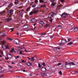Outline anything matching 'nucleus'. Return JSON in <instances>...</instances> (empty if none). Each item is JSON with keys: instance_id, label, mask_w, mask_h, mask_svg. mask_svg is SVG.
I'll list each match as a JSON object with an SVG mask.
<instances>
[{"instance_id": "f257e3e1", "label": "nucleus", "mask_w": 78, "mask_h": 78, "mask_svg": "<svg viewBox=\"0 0 78 78\" xmlns=\"http://www.w3.org/2000/svg\"><path fill=\"white\" fill-rule=\"evenodd\" d=\"M78 30V28L77 27L73 28L72 29H70V30H67L66 32H72V31H74V32H76Z\"/></svg>"}, {"instance_id": "f03ea898", "label": "nucleus", "mask_w": 78, "mask_h": 78, "mask_svg": "<svg viewBox=\"0 0 78 78\" xmlns=\"http://www.w3.org/2000/svg\"><path fill=\"white\" fill-rule=\"evenodd\" d=\"M67 41L64 40H62V43H59V45L60 46H63V44H66L67 43Z\"/></svg>"}, {"instance_id": "7ed1b4c3", "label": "nucleus", "mask_w": 78, "mask_h": 78, "mask_svg": "<svg viewBox=\"0 0 78 78\" xmlns=\"http://www.w3.org/2000/svg\"><path fill=\"white\" fill-rule=\"evenodd\" d=\"M69 15V14L66 13H63L62 14L61 17H62L63 18H66V17H67Z\"/></svg>"}, {"instance_id": "20e7f679", "label": "nucleus", "mask_w": 78, "mask_h": 78, "mask_svg": "<svg viewBox=\"0 0 78 78\" xmlns=\"http://www.w3.org/2000/svg\"><path fill=\"white\" fill-rule=\"evenodd\" d=\"M14 12V10L13 9L10 10H9L7 12V13L8 14H10V15H12L13 14V12Z\"/></svg>"}, {"instance_id": "39448f33", "label": "nucleus", "mask_w": 78, "mask_h": 78, "mask_svg": "<svg viewBox=\"0 0 78 78\" xmlns=\"http://www.w3.org/2000/svg\"><path fill=\"white\" fill-rule=\"evenodd\" d=\"M54 14H55V13H50L49 15L48 18H52V17H54Z\"/></svg>"}, {"instance_id": "423d86ee", "label": "nucleus", "mask_w": 78, "mask_h": 78, "mask_svg": "<svg viewBox=\"0 0 78 78\" xmlns=\"http://www.w3.org/2000/svg\"><path fill=\"white\" fill-rule=\"evenodd\" d=\"M54 51L56 52H58L60 51V48H55L54 49Z\"/></svg>"}, {"instance_id": "0eeeda50", "label": "nucleus", "mask_w": 78, "mask_h": 78, "mask_svg": "<svg viewBox=\"0 0 78 78\" xmlns=\"http://www.w3.org/2000/svg\"><path fill=\"white\" fill-rule=\"evenodd\" d=\"M37 22V20L34 18L30 20V22H31V23H34V22Z\"/></svg>"}, {"instance_id": "6e6552de", "label": "nucleus", "mask_w": 78, "mask_h": 78, "mask_svg": "<svg viewBox=\"0 0 78 78\" xmlns=\"http://www.w3.org/2000/svg\"><path fill=\"white\" fill-rule=\"evenodd\" d=\"M19 39H15L14 41V43L15 44H18L19 43Z\"/></svg>"}, {"instance_id": "1a4fd4ad", "label": "nucleus", "mask_w": 78, "mask_h": 78, "mask_svg": "<svg viewBox=\"0 0 78 78\" xmlns=\"http://www.w3.org/2000/svg\"><path fill=\"white\" fill-rule=\"evenodd\" d=\"M7 56L9 59H11L12 58V55L11 54H8L7 55Z\"/></svg>"}, {"instance_id": "9d476101", "label": "nucleus", "mask_w": 78, "mask_h": 78, "mask_svg": "<svg viewBox=\"0 0 78 78\" xmlns=\"http://www.w3.org/2000/svg\"><path fill=\"white\" fill-rule=\"evenodd\" d=\"M41 69L42 72H45L47 70L43 66L41 68Z\"/></svg>"}, {"instance_id": "9b49d317", "label": "nucleus", "mask_w": 78, "mask_h": 78, "mask_svg": "<svg viewBox=\"0 0 78 78\" xmlns=\"http://www.w3.org/2000/svg\"><path fill=\"white\" fill-rule=\"evenodd\" d=\"M68 65H67L66 67V68L67 69H70L71 67H70V66L71 64V62L70 63H68Z\"/></svg>"}, {"instance_id": "f8f14e48", "label": "nucleus", "mask_w": 78, "mask_h": 78, "mask_svg": "<svg viewBox=\"0 0 78 78\" xmlns=\"http://www.w3.org/2000/svg\"><path fill=\"white\" fill-rule=\"evenodd\" d=\"M34 11V14H36L37 12H38V10L37 9H36V8H34L33 10Z\"/></svg>"}, {"instance_id": "ddd939ff", "label": "nucleus", "mask_w": 78, "mask_h": 78, "mask_svg": "<svg viewBox=\"0 0 78 78\" xmlns=\"http://www.w3.org/2000/svg\"><path fill=\"white\" fill-rule=\"evenodd\" d=\"M5 36V34L4 33H0V37H4Z\"/></svg>"}, {"instance_id": "4468645a", "label": "nucleus", "mask_w": 78, "mask_h": 78, "mask_svg": "<svg viewBox=\"0 0 78 78\" xmlns=\"http://www.w3.org/2000/svg\"><path fill=\"white\" fill-rule=\"evenodd\" d=\"M68 65V63L67 62H66L65 63V65H64L63 67H66L67 68V66Z\"/></svg>"}, {"instance_id": "2eb2a0df", "label": "nucleus", "mask_w": 78, "mask_h": 78, "mask_svg": "<svg viewBox=\"0 0 78 78\" xmlns=\"http://www.w3.org/2000/svg\"><path fill=\"white\" fill-rule=\"evenodd\" d=\"M28 28V26L27 25H24L23 27V29H27Z\"/></svg>"}, {"instance_id": "dca6fc26", "label": "nucleus", "mask_w": 78, "mask_h": 78, "mask_svg": "<svg viewBox=\"0 0 78 78\" xmlns=\"http://www.w3.org/2000/svg\"><path fill=\"white\" fill-rule=\"evenodd\" d=\"M3 47H5L6 49H7L9 47L8 46H6L5 45H2V48H3Z\"/></svg>"}, {"instance_id": "f3484780", "label": "nucleus", "mask_w": 78, "mask_h": 78, "mask_svg": "<svg viewBox=\"0 0 78 78\" xmlns=\"http://www.w3.org/2000/svg\"><path fill=\"white\" fill-rule=\"evenodd\" d=\"M40 3H47V2L44 1V0H39Z\"/></svg>"}, {"instance_id": "a211bd4d", "label": "nucleus", "mask_w": 78, "mask_h": 78, "mask_svg": "<svg viewBox=\"0 0 78 78\" xmlns=\"http://www.w3.org/2000/svg\"><path fill=\"white\" fill-rule=\"evenodd\" d=\"M6 20L7 21H10V20H12V18L10 17H9Z\"/></svg>"}, {"instance_id": "6ab92c4d", "label": "nucleus", "mask_w": 78, "mask_h": 78, "mask_svg": "<svg viewBox=\"0 0 78 78\" xmlns=\"http://www.w3.org/2000/svg\"><path fill=\"white\" fill-rule=\"evenodd\" d=\"M12 5H13V4L12 3H11L8 5V7L9 8H10V7H11V6H12Z\"/></svg>"}, {"instance_id": "aec40b11", "label": "nucleus", "mask_w": 78, "mask_h": 78, "mask_svg": "<svg viewBox=\"0 0 78 78\" xmlns=\"http://www.w3.org/2000/svg\"><path fill=\"white\" fill-rule=\"evenodd\" d=\"M46 75H47V73H44L42 74L41 76H45Z\"/></svg>"}, {"instance_id": "412c9836", "label": "nucleus", "mask_w": 78, "mask_h": 78, "mask_svg": "<svg viewBox=\"0 0 78 78\" xmlns=\"http://www.w3.org/2000/svg\"><path fill=\"white\" fill-rule=\"evenodd\" d=\"M27 59H28V60H31L32 59H34V57H32L31 58H30L28 57H27Z\"/></svg>"}, {"instance_id": "4be33fe9", "label": "nucleus", "mask_w": 78, "mask_h": 78, "mask_svg": "<svg viewBox=\"0 0 78 78\" xmlns=\"http://www.w3.org/2000/svg\"><path fill=\"white\" fill-rule=\"evenodd\" d=\"M40 23L41 24V25H44V22L43 21H41L40 22Z\"/></svg>"}, {"instance_id": "5701e85b", "label": "nucleus", "mask_w": 78, "mask_h": 78, "mask_svg": "<svg viewBox=\"0 0 78 78\" xmlns=\"http://www.w3.org/2000/svg\"><path fill=\"white\" fill-rule=\"evenodd\" d=\"M73 42H70L69 43L67 44V45H71V44H72Z\"/></svg>"}, {"instance_id": "b1692460", "label": "nucleus", "mask_w": 78, "mask_h": 78, "mask_svg": "<svg viewBox=\"0 0 78 78\" xmlns=\"http://www.w3.org/2000/svg\"><path fill=\"white\" fill-rule=\"evenodd\" d=\"M71 64L72 65H73V66H75V63L73 62H71Z\"/></svg>"}, {"instance_id": "393cba45", "label": "nucleus", "mask_w": 78, "mask_h": 78, "mask_svg": "<svg viewBox=\"0 0 78 78\" xmlns=\"http://www.w3.org/2000/svg\"><path fill=\"white\" fill-rule=\"evenodd\" d=\"M6 38H7V39L8 40H9V41H12V39H11L9 37H7Z\"/></svg>"}, {"instance_id": "a878e982", "label": "nucleus", "mask_w": 78, "mask_h": 78, "mask_svg": "<svg viewBox=\"0 0 78 78\" xmlns=\"http://www.w3.org/2000/svg\"><path fill=\"white\" fill-rule=\"evenodd\" d=\"M15 4H17L19 2V0H15Z\"/></svg>"}, {"instance_id": "bb28decb", "label": "nucleus", "mask_w": 78, "mask_h": 78, "mask_svg": "<svg viewBox=\"0 0 78 78\" xmlns=\"http://www.w3.org/2000/svg\"><path fill=\"white\" fill-rule=\"evenodd\" d=\"M23 49L24 50H22V51H25V52H28V51L27 50H26L25 48H24Z\"/></svg>"}, {"instance_id": "cd10ccee", "label": "nucleus", "mask_w": 78, "mask_h": 78, "mask_svg": "<svg viewBox=\"0 0 78 78\" xmlns=\"http://www.w3.org/2000/svg\"><path fill=\"white\" fill-rule=\"evenodd\" d=\"M58 28L59 29H61V28H62V27L61 26H58Z\"/></svg>"}, {"instance_id": "c85d7f7f", "label": "nucleus", "mask_w": 78, "mask_h": 78, "mask_svg": "<svg viewBox=\"0 0 78 78\" xmlns=\"http://www.w3.org/2000/svg\"><path fill=\"white\" fill-rule=\"evenodd\" d=\"M52 6H55V5H56V3H52Z\"/></svg>"}, {"instance_id": "c756f323", "label": "nucleus", "mask_w": 78, "mask_h": 78, "mask_svg": "<svg viewBox=\"0 0 78 78\" xmlns=\"http://www.w3.org/2000/svg\"><path fill=\"white\" fill-rule=\"evenodd\" d=\"M36 5L35 4H34L32 5V7L33 8H35V7H36Z\"/></svg>"}, {"instance_id": "7c9ffc66", "label": "nucleus", "mask_w": 78, "mask_h": 78, "mask_svg": "<svg viewBox=\"0 0 78 78\" xmlns=\"http://www.w3.org/2000/svg\"><path fill=\"white\" fill-rule=\"evenodd\" d=\"M49 25L48 24H46V25L45 26L44 28H47V27H48Z\"/></svg>"}, {"instance_id": "2f4dec72", "label": "nucleus", "mask_w": 78, "mask_h": 78, "mask_svg": "<svg viewBox=\"0 0 78 78\" xmlns=\"http://www.w3.org/2000/svg\"><path fill=\"white\" fill-rule=\"evenodd\" d=\"M42 66H45V62H43L42 64Z\"/></svg>"}, {"instance_id": "473e14b6", "label": "nucleus", "mask_w": 78, "mask_h": 78, "mask_svg": "<svg viewBox=\"0 0 78 78\" xmlns=\"http://www.w3.org/2000/svg\"><path fill=\"white\" fill-rule=\"evenodd\" d=\"M35 4H37V2H38V1H37V0H35Z\"/></svg>"}, {"instance_id": "72a5a7b5", "label": "nucleus", "mask_w": 78, "mask_h": 78, "mask_svg": "<svg viewBox=\"0 0 78 78\" xmlns=\"http://www.w3.org/2000/svg\"><path fill=\"white\" fill-rule=\"evenodd\" d=\"M5 12H0V14H3Z\"/></svg>"}, {"instance_id": "f704fd0d", "label": "nucleus", "mask_w": 78, "mask_h": 78, "mask_svg": "<svg viewBox=\"0 0 78 78\" xmlns=\"http://www.w3.org/2000/svg\"><path fill=\"white\" fill-rule=\"evenodd\" d=\"M38 67H39L40 68H41V64H40V63H38Z\"/></svg>"}, {"instance_id": "c9c22d12", "label": "nucleus", "mask_w": 78, "mask_h": 78, "mask_svg": "<svg viewBox=\"0 0 78 78\" xmlns=\"http://www.w3.org/2000/svg\"><path fill=\"white\" fill-rule=\"evenodd\" d=\"M30 60V61H32V62H33V61H34L35 60V59L32 58V59Z\"/></svg>"}, {"instance_id": "e433bc0d", "label": "nucleus", "mask_w": 78, "mask_h": 78, "mask_svg": "<svg viewBox=\"0 0 78 78\" xmlns=\"http://www.w3.org/2000/svg\"><path fill=\"white\" fill-rule=\"evenodd\" d=\"M58 73H59V74H60V75H62V72H61V71L58 72Z\"/></svg>"}, {"instance_id": "4c0bfd02", "label": "nucleus", "mask_w": 78, "mask_h": 78, "mask_svg": "<svg viewBox=\"0 0 78 78\" xmlns=\"http://www.w3.org/2000/svg\"><path fill=\"white\" fill-rule=\"evenodd\" d=\"M52 3H54V2H55V1L54 0H51L50 1Z\"/></svg>"}, {"instance_id": "58836bf2", "label": "nucleus", "mask_w": 78, "mask_h": 78, "mask_svg": "<svg viewBox=\"0 0 78 78\" xmlns=\"http://www.w3.org/2000/svg\"><path fill=\"white\" fill-rule=\"evenodd\" d=\"M53 20V19H51L50 20H49V21L50 22H52Z\"/></svg>"}, {"instance_id": "ea45409f", "label": "nucleus", "mask_w": 78, "mask_h": 78, "mask_svg": "<svg viewBox=\"0 0 78 78\" xmlns=\"http://www.w3.org/2000/svg\"><path fill=\"white\" fill-rule=\"evenodd\" d=\"M67 40L68 41V42H70V41H71V39H67Z\"/></svg>"}, {"instance_id": "a19ab883", "label": "nucleus", "mask_w": 78, "mask_h": 78, "mask_svg": "<svg viewBox=\"0 0 78 78\" xmlns=\"http://www.w3.org/2000/svg\"><path fill=\"white\" fill-rule=\"evenodd\" d=\"M15 58H16V59L17 58H19V56H17L16 57H15Z\"/></svg>"}, {"instance_id": "79ce46f5", "label": "nucleus", "mask_w": 78, "mask_h": 78, "mask_svg": "<svg viewBox=\"0 0 78 78\" xmlns=\"http://www.w3.org/2000/svg\"><path fill=\"white\" fill-rule=\"evenodd\" d=\"M33 14V12H31L29 13L30 15H31V14Z\"/></svg>"}, {"instance_id": "37998d69", "label": "nucleus", "mask_w": 78, "mask_h": 78, "mask_svg": "<svg viewBox=\"0 0 78 78\" xmlns=\"http://www.w3.org/2000/svg\"><path fill=\"white\" fill-rule=\"evenodd\" d=\"M60 65H61V63H59L58 64L57 66H60Z\"/></svg>"}, {"instance_id": "c03bdc74", "label": "nucleus", "mask_w": 78, "mask_h": 78, "mask_svg": "<svg viewBox=\"0 0 78 78\" xmlns=\"http://www.w3.org/2000/svg\"><path fill=\"white\" fill-rule=\"evenodd\" d=\"M0 52L1 53V54H2V55H3V51H0Z\"/></svg>"}, {"instance_id": "a18cd8bd", "label": "nucleus", "mask_w": 78, "mask_h": 78, "mask_svg": "<svg viewBox=\"0 0 78 78\" xmlns=\"http://www.w3.org/2000/svg\"><path fill=\"white\" fill-rule=\"evenodd\" d=\"M23 2H22V3H20L19 4V5H23Z\"/></svg>"}, {"instance_id": "49530a36", "label": "nucleus", "mask_w": 78, "mask_h": 78, "mask_svg": "<svg viewBox=\"0 0 78 78\" xmlns=\"http://www.w3.org/2000/svg\"><path fill=\"white\" fill-rule=\"evenodd\" d=\"M14 51V50L13 49H12V50H11V52H13Z\"/></svg>"}, {"instance_id": "de8ad7c7", "label": "nucleus", "mask_w": 78, "mask_h": 78, "mask_svg": "<svg viewBox=\"0 0 78 78\" xmlns=\"http://www.w3.org/2000/svg\"><path fill=\"white\" fill-rule=\"evenodd\" d=\"M8 66L9 67V68H10V69H12V66H11L9 65Z\"/></svg>"}, {"instance_id": "09e8293b", "label": "nucleus", "mask_w": 78, "mask_h": 78, "mask_svg": "<svg viewBox=\"0 0 78 78\" xmlns=\"http://www.w3.org/2000/svg\"><path fill=\"white\" fill-rule=\"evenodd\" d=\"M13 29H14V28H11L10 29V30H12L11 31H13L14 30H13Z\"/></svg>"}, {"instance_id": "8fccbe9b", "label": "nucleus", "mask_w": 78, "mask_h": 78, "mask_svg": "<svg viewBox=\"0 0 78 78\" xmlns=\"http://www.w3.org/2000/svg\"><path fill=\"white\" fill-rule=\"evenodd\" d=\"M41 35H45V34L43 33L41 34Z\"/></svg>"}, {"instance_id": "3c124183", "label": "nucleus", "mask_w": 78, "mask_h": 78, "mask_svg": "<svg viewBox=\"0 0 78 78\" xmlns=\"http://www.w3.org/2000/svg\"><path fill=\"white\" fill-rule=\"evenodd\" d=\"M21 62H24V63H25V61L23 60H22V61Z\"/></svg>"}, {"instance_id": "603ef678", "label": "nucleus", "mask_w": 78, "mask_h": 78, "mask_svg": "<svg viewBox=\"0 0 78 78\" xmlns=\"http://www.w3.org/2000/svg\"><path fill=\"white\" fill-rule=\"evenodd\" d=\"M2 44H3V45H4V44H5V42H4L3 41H2Z\"/></svg>"}, {"instance_id": "864d4df0", "label": "nucleus", "mask_w": 78, "mask_h": 78, "mask_svg": "<svg viewBox=\"0 0 78 78\" xmlns=\"http://www.w3.org/2000/svg\"><path fill=\"white\" fill-rule=\"evenodd\" d=\"M30 63H27V65L28 66H30Z\"/></svg>"}, {"instance_id": "5fc2aeb1", "label": "nucleus", "mask_w": 78, "mask_h": 78, "mask_svg": "<svg viewBox=\"0 0 78 78\" xmlns=\"http://www.w3.org/2000/svg\"><path fill=\"white\" fill-rule=\"evenodd\" d=\"M36 27H34V28L33 29V30H35V29H36Z\"/></svg>"}, {"instance_id": "6e6d98bb", "label": "nucleus", "mask_w": 78, "mask_h": 78, "mask_svg": "<svg viewBox=\"0 0 78 78\" xmlns=\"http://www.w3.org/2000/svg\"><path fill=\"white\" fill-rule=\"evenodd\" d=\"M5 59H9V58H8V57H5Z\"/></svg>"}, {"instance_id": "4d7b16f0", "label": "nucleus", "mask_w": 78, "mask_h": 78, "mask_svg": "<svg viewBox=\"0 0 78 78\" xmlns=\"http://www.w3.org/2000/svg\"><path fill=\"white\" fill-rule=\"evenodd\" d=\"M20 55H22V52L21 51H20Z\"/></svg>"}, {"instance_id": "13d9d810", "label": "nucleus", "mask_w": 78, "mask_h": 78, "mask_svg": "<svg viewBox=\"0 0 78 78\" xmlns=\"http://www.w3.org/2000/svg\"><path fill=\"white\" fill-rule=\"evenodd\" d=\"M61 2H64V0H61Z\"/></svg>"}, {"instance_id": "bf43d9fd", "label": "nucleus", "mask_w": 78, "mask_h": 78, "mask_svg": "<svg viewBox=\"0 0 78 78\" xmlns=\"http://www.w3.org/2000/svg\"><path fill=\"white\" fill-rule=\"evenodd\" d=\"M3 75H2L1 76H0V77L1 78V77H3Z\"/></svg>"}, {"instance_id": "052dcab7", "label": "nucleus", "mask_w": 78, "mask_h": 78, "mask_svg": "<svg viewBox=\"0 0 78 78\" xmlns=\"http://www.w3.org/2000/svg\"><path fill=\"white\" fill-rule=\"evenodd\" d=\"M69 25H70V26H71L72 27L73 26V25H72V24H69Z\"/></svg>"}, {"instance_id": "680f3d73", "label": "nucleus", "mask_w": 78, "mask_h": 78, "mask_svg": "<svg viewBox=\"0 0 78 78\" xmlns=\"http://www.w3.org/2000/svg\"><path fill=\"white\" fill-rule=\"evenodd\" d=\"M29 64L30 65V66H32L33 64L32 63H30Z\"/></svg>"}, {"instance_id": "e2e57ef3", "label": "nucleus", "mask_w": 78, "mask_h": 78, "mask_svg": "<svg viewBox=\"0 0 78 78\" xmlns=\"http://www.w3.org/2000/svg\"><path fill=\"white\" fill-rule=\"evenodd\" d=\"M27 4H29V3H30V1H28L27 2Z\"/></svg>"}, {"instance_id": "0e129e2a", "label": "nucleus", "mask_w": 78, "mask_h": 78, "mask_svg": "<svg viewBox=\"0 0 78 78\" xmlns=\"http://www.w3.org/2000/svg\"><path fill=\"white\" fill-rule=\"evenodd\" d=\"M30 76H32V74H30Z\"/></svg>"}, {"instance_id": "69168bd1", "label": "nucleus", "mask_w": 78, "mask_h": 78, "mask_svg": "<svg viewBox=\"0 0 78 78\" xmlns=\"http://www.w3.org/2000/svg\"><path fill=\"white\" fill-rule=\"evenodd\" d=\"M75 73H78V71H76Z\"/></svg>"}, {"instance_id": "338daca9", "label": "nucleus", "mask_w": 78, "mask_h": 78, "mask_svg": "<svg viewBox=\"0 0 78 78\" xmlns=\"http://www.w3.org/2000/svg\"><path fill=\"white\" fill-rule=\"evenodd\" d=\"M50 38H51V39H52V38H53V36H51V37H50Z\"/></svg>"}, {"instance_id": "774afa93", "label": "nucleus", "mask_w": 78, "mask_h": 78, "mask_svg": "<svg viewBox=\"0 0 78 78\" xmlns=\"http://www.w3.org/2000/svg\"><path fill=\"white\" fill-rule=\"evenodd\" d=\"M23 72H25V70H23Z\"/></svg>"}]
</instances>
